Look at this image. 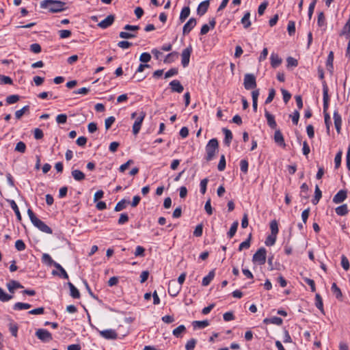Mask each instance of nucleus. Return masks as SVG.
I'll return each mask as SVG.
<instances>
[{"label": "nucleus", "mask_w": 350, "mask_h": 350, "mask_svg": "<svg viewBox=\"0 0 350 350\" xmlns=\"http://www.w3.org/2000/svg\"><path fill=\"white\" fill-rule=\"evenodd\" d=\"M226 167V159L225 156L222 154L220 157V160L219 164L217 165V169L219 171L221 172L225 170Z\"/></svg>", "instance_id": "3c124183"}, {"label": "nucleus", "mask_w": 350, "mask_h": 350, "mask_svg": "<svg viewBox=\"0 0 350 350\" xmlns=\"http://www.w3.org/2000/svg\"><path fill=\"white\" fill-rule=\"evenodd\" d=\"M215 270H211L208 274L202 279V285L204 286H208L215 277Z\"/></svg>", "instance_id": "b1692460"}, {"label": "nucleus", "mask_w": 350, "mask_h": 350, "mask_svg": "<svg viewBox=\"0 0 350 350\" xmlns=\"http://www.w3.org/2000/svg\"><path fill=\"white\" fill-rule=\"evenodd\" d=\"M129 203H130L129 201H128L125 199H122V200H120V202H118L117 203V204L116 205V206L114 208V211L116 212L121 211L123 209L126 208L127 204H129Z\"/></svg>", "instance_id": "cd10ccee"}, {"label": "nucleus", "mask_w": 350, "mask_h": 350, "mask_svg": "<svg viewBox=\"0 0 350 350\" xmlns=\"http://www.w3.org/2000/svg\"><path fill=\"white\" fill-rule=\"evenodd\" d=\"M238 225H239V223L237 221L233 222V224H232V226L228 232V236L229 238H232L234 236V234L237 230Z\"/></svg>", "instance_id": "a19ab883"}, {"label": "nucleus", "mask_w": 350, "mask_h": 350, "mask_svg": "<svg viewBox=\"0 0 350 350\" xmlns=\"http://www.w3.org/2000/svg\"><path fill=\"white\" fill-rule=\"evenodd\" d=\"M240 168L241 170L244 173L246 174L248 170V162L245 159H243L240 162Z\"/></svg>", "instance_id": "052dcab7"}, {"label": "nucleus", "mask_w": 350, "mask_h": 350, "mask_svg": "<svg viewBox=\"0 0 350 350\" xmlns=\"http://www.w3.org/2000/svg\"><path fill=\"white\" fill-rule=\"evenodd\" d=\"M36 336L41 341L47 342L53 340L52 334L46 329H38L36 332Z\"/></svg>", "instance_id": "423d86ee"}, {"label": "nucleus", "mask_w": 350, "mask_h": 350, "mask_svg": "<svg viewBox=\"0 0 350 350\" xmlns=\"http://www.w3.org/2000/svg\"><path fill=\"white\" fill-rule=\"evenodd\" d=\"M323 113H327V111L328 109L329 106V95H328V88L325 82L323 84Z\"/></svg>", "instance_id": "9b49d317"}, {"label": "nucleus", "mask_w": 350, "mask_h": 350, "mask_svg": "<svg viewBox=\"0 0 350 350\" xmlns=\"http://www.w3.org/2000/svg\"><path fill=\"white\" fill-rule=\"evenodd\" d=\"M20 99V96L16 94H13L6 98V103L9 105L17 103Z\"/></svg>", "instance_id": "a18cd8bd"}, {"label": "nucleus", "mask_w": 350, "mask_h": 350, "mask_svg": "<svg viewBox=\"0 0 350 350\" xmlns=\"http://www.w3.org/2000/svg\"><path fill=\"white\" fill-rule=\"evenodd\" d=\"M7 288L11 293H14L15 289L23 288V286L21 285L20 282L16 280H11L7 284Z\"/></svg>", "instance_id": "aec40b11"}, {"label": "nucleus", "mask_w": 350, "mask_h": 350, "mask_svg": "<svg viewBox=\"0 0 350 350\" xmlns=\"http://www.w3.org/2000/svg\"><path fill=\"white\" fill-rule=\"evenodd\" d=\"M71 34L72 32L70 30L62 29L59 31V35L62 39L68 38L71 36Z\"/></svg>", "instance_id": "6e6d98bb"}, {"label": "nucleus", "mask_w": 350, "mask_h": 350, "mask_svg": "<svg viewBox=\"0 0 350 350\" xmlns=\"http://www.w3.org/2000/svg\"><path fill=\"white\" fill-rule=\"evenodd\" d=\"M68 286L70 291V296L75 299H79L80 297L79 290L71 282H68Z\"/></svg>", "instance_id": "c756f323"}, {"label": "nucleus", "mask_w": 350, "mask_h": 350, "mask_svg": "<svg viewBox=\"0 0 350 350\" xmlns=\"http://www.w3.org/2000/svg\"><path fill=\"white\" fill-rule=\"evenodd\" d=\"M218 148L219 143L216 138L209 140L205 148L206 153L205 159L207 161H211L214 158L215 154L218 152Z\"/></svg>", "instance_id": "7ed1b4c3"}, {"label": "nucleus", "mask_w": 350, "mask_h": 350, "mask_svg": "<svg viewBox=\"0 0 350 350\" xmlns=\"http://www.w3.org/2000/svg\"><path fill=\"white\" fill-rule=\"evenodd\" d=\"M27 214L33 226H35L36 228H38L40 230H41L43 232L47 234L52 233V230L51 229V228H49L46 224H44L42 221L38 219L31 209L29 208L27 210Z\"/></svg>", "instance_id": "f03ea898"}, {"label": "nucleus", "mask_w": 350, "mask_h": 350, "mask_svg": "<svg viewBox=\"0 0 350 350\" xmlns=\"http://www.w3.org/2000/svg\"><path fill=\"white\" fill-rule=\"evenodd\" d=\"M100 335L106 339L114 340L118 338L117 333L115 332V330L111 329L100 331Z\"/></svg>", "instance_id": "ddd939ff"}, {"label": "nucleus", "mask_w": 350, "mask_h": 350, "mask_svg": "<svg viewBox=\"0 0 350 350\" xmlns=\"http://www.w3.org/2000/svg\"><path fill=\"white\" fill-rule=\"evenodd\" d=\"M56 265L57 269L59 271V273H58L56 271H53L52 273L53 275H59L60 277H62L64 279H68V275L65 271V269L60 265V264H54Z\"/></svg>", "instance_id": "bb28decb"}, {"label": "nucleus", "mask_w": 350, "mask_h": 350, "mask_svg": "<svg viewBox=\"0 0 350 350\" xmlns=\"http://www.w3.org/2000/svg\"><path fill=\"white\" fill-rule=\"evenodd\" d=\"M267 256V251L265 248L260 247L253 256L254 262H265Z\"/></svg>", "instance_id": "6e6552de"}, {"label": "nucleus", "mask_w": 350, "mask_h": 350, "mask_svg": "<svg viewBox=\"0 0 350 350\" xmlns=\"http://www.w3.org/2000/svg\"><path fill=\"white\" fill-rule=\"evenodd\" d=\"M322 193L319 187L317 185L315 187L314 197L312 200L313 204H317L321 198Z\"/></svg>", "instance_id": "e433bc0d"}, {"label": "nucleus", "mask_w": 350, "mask_h": 350, "mask_svg": "<svg viewBox=\"0 0 350 350\" xmlns=\"http://www.w3.org/2000/svg\"><path fill=\"white\" fill-rule=\"evenodd\" d=\"M265 116L267 118V124L271 129H275L277 126L276 122L274 116L271 114L268 111L265 110Z\"/></svg>", "instance_id": "412c9836"}, {"label": "nucleus", "mask_w": 350, "mask_h": 350, "mask_svg": "<svg viewBox=\"0 0 350 350\" xmlns=\"http://www.w3.org/2000/svg\"><path fill=\"white\" fill-rule=\"evenodd\" d=\"M222 131L225 135L224 144L229 146L232 139V133L229 129L226 128H224Z\"/></svg>", "instance_id": "393cba45"}, {"label": "nucleus", "mask_w": 350, "mask_h": 350, "mask_svg": "<svg viewBox=\"0 0 350 350\" xmlns=\"http://www.w3.org/2000/svg\"><path fill=\"white\" fill-rule=\"evenodd\" d=\"M197 340L195 338H191L187 341L185 345L186 350H193L196 345Z\"/></svg>", "instance_id": "de8ad7c7"}, {"label": "nucleus", "mask_w": 350, "mask_h": 350, "mask_svg": "<svg viewBox=\"0 0 350 350\" xmlns=\"http://www.w3.org/2000/svg\"><path fill=\"white\" fill-rule=\"evenodd\" d=\"M190 14V8L189 6L184 7L180 14L179 19L181 23H183L186 18L189 16Z\"/></svg>", "instance_id": "c85d7f7f"}, {"label": "nucleus", "mask_w": 350, "mask_h": 350, "mask_svg": "<svg viewBox=\"0 0 350 350\" xmlns=\"http://www.w3.org/2000/svg\"><path fill=\"white\" fill-rule=\"evenodd\" d=\"M244 88L246 90H252L256 88V77L252 74H245L244 76Z\"/></svg>", "instance_id": "39448f33"}, {"label": "nucleus", "mask_w": 350, "mask_h": 350, "mask_svg": "<svg viewBox=\"0 0 350 350\" xmlns=\"http://www.w3.org/2000/svg\"><path fill=\"white\" fill-rule=\"evenodd\" d=\"M347 191L340 190L333 198V202L335 204L342 202L347 198Z\"/></svg>", "instance_id": "dca6fc26"}, {"label": "nucleus", "mask_w": 350, "mask_h": 350, "mask_svg": "<svg viewBox=\"0 0 350 350\" xmlns=\"http://www.w3.org/2000/svg\"><path fill=\"white\" fill-rule=\"evenodd\" d=\"M15 247L18 251H23L25 248V245L23 240L18 239L15 242Z\"/></svg>", "instance_id": "69168bd1"}, {"label": "nucleus", "mask_w": 350, "mask_h": 350, "mask_svg": "<svg viewBox=\"0 0 350 350\" xmlns=\"http://www.w3.org/2000/svg\"><path fill=\"white\" fill-rule=\"evenodd\" d=\"M180 289L181 287L178 286L174 280L169 282L167 291L172 297H176L179 293Z\"/></svg>", "instance_id": "1a4fd4ad"}, {"label": "nucleus", "mask_w": 350, "mask_h": 350, "mask_svg": "<svg viewBox=\"0 0 350 350\" xmlns=\"http://www.w3.org/2000/svg\"><path fill=\"white\" fill-rule=\"evenodd\" d=\"M215 24H216L215 19L214 18H211L209 21L210 26H208L206 24L202 25V28L200 29V34L201 35L206 34L209 31L210 28H211V29H214L215 28Z\"/></svg>", "instance_id": "a211bd4d"}, {"label": "nucleus", "mask_w": 350, "mask_h": 350, "mask_svg": "<svg viewBox=\"0 0 350 350\" xmlns=\"http://www.w3.org/2000/svg\"><path fill=\"white\" fill-rule=\"evenodd\" d=\"M194 327H198L200 329L204 328L209 325V323L207 320L204 321H195L193 323Z\"/></svg>", "instance_id": "37998d69"}, {"label": "nucleus", "mask_w": 350, "mask_h": 350, "mask_svg": "<svg viewBox=\"0 0 350 350\" xmlns=\"http://www.w3.org/2000/svg\"><path fill=\"white\" fill-rule=\"evenodd\" d=\"M210 1L209 0H206L201 2L197 8V13L200 16L204 15L208 10L209 7Z\"/></svg>", "instance_id": "2eb2a0df"}, {"label": "nucleus", "mask_w": 350, "mask_h": 350, "mask_svg": "<svg viewBox=\"0 0 350 350\" xmlns=\"http://www.w3.org/2000/svg\"><path fill=\"white\" fill-rule=\"evenodd\" d=\"M72 176L77 181H82L85 179V174L79 170H74L71 172Z\"/></svg>", "instance_id": "5701e85b"}, {"label": "nucleus", "mask_w": 350, "mask_h": 350, "mask_svg": "<svg viewBox=\"0 0 350 350\" xmlns=\"http://www.w3.org/2000/svg\"><path fill=\"white\" fill-rule=\"evenodd\" d=\"M192 46L189 45L188 47L185 49L181 53V64L183 67H187L189 63V59L192 53Z\"/></svg>", "instance_id": "0eeeda50"}, {"label": "nucleus", "mask_w": 350, "mask_h": 350, "mask_svg": "<svg viewBox=\"0 0 350 350\" xmlns=\"http://www.w3.org/2000/svg\"><path fill=\"white\" fill-rule=\"evenodd\" d=\"M10 206H11L12 208L16 213L18 220L21 221V215L20 213V211H19V209H18V207L16 203L15 202L14 200H10Z\"/></svg>", "instance_id": "79ce46f5"}, {"label": "nucleus", "mask_w": 350, "mask_h": 350, "mask_svg": "<svg viewBox=\"0 0 350 350\" xmlns=\"http://www.w3.org/2000/svg\"><path fill=\"white\" fill-rule=\"evenodd\" d=\"M287 30H288V34L290 36H292L295 33V22L294 21H289L288 23V27H287Z\"/></svg>", "instance_id": "5fc2aeb1"}, {"label": "nucleus", "mask_w": 350, "mask_h": 350, "mask_svg": "<svg viewBox=\"0 0 350 350\" xmlns=\"http://www.w3.org/2000/svg\"><path fill=\"white\" fill-rule=\"evenodd\" d=\"M26 150V145L23 142H19L15 146V151L24 153Z\"/></svg>", "instance_id": "09e8293b"}, {"label": "nucleus", "mask_w": 350, "mask_h": 350, "mask_svg": "<svg viewBox=\"0 0 350 350\" xmlns=\"http://www.w3.org/2000/svg\"><path fill=\"white\" fill-rule=\"evenodd\" d=\"M317 24L319 27H322L325 24V17L323 12H320L318 15Z\"/></svg>", "instance_id": "680f3d73"}, {"label": "nucleus", "mask_w": 350, "mask_h": 350, "mask_svg": "<svg viewBox=\"0 0 350 350\" xmlns=\"http://www.w3.org/2000/svg\"><path fill=\"white\" fill-rule=\"evenodd\" d=\"M66 3L57 0H44L40 3L42 8H48L52 13L60 12L66 10Z\"/></svg>", "instance_id": "f257e3e1"}, {"label": "nucleus", "mask_w": 350, "mask_h": 350, "mask_svg": "<svg viewBox=\"0 0 350 350\" xmlns=\"http://www.w3.org/2000/svg\"><path fill=\"white\" fill-rule=\"evenodd\" d=\"M334 125L338 133H340L342 125V118L338 111H334L333 115Z\"/></svg>", "instance_id": "6ab92c4d"}, {"label": "nucleus", "mask_w": 350, "mask_h": 350, "mask_svg": "<svg viewBox=\"0 0 350 350\" xmlns=\"http://www.w3.org/2000/svg\"><path fill=\"white\" fill-rule=\"evenodd\" d=\"M178 57V52H176V51L172 52V53H169L168 55H167V56L165 57V58L164 59V62L165 63H171V62H174Z\"/></svg>", "instance_id": "4c0bfd02"}, {"label": "nucleus", "mask_w": 350, "mask_h": 350, "mask_svg": "<svg viewBox=\"0 0 350 350\" xmlns=\"http://www.w3.org/2000/svg\"><path fill=\"white\" fill-rule=\"evenodd\" d=\"M13 83L12 79L8 76L0 75V84H10Z\"/></svg>", "instance_id": "8fccbe9b"}, {"label": "nucleus", "mask_w": 350, "mask_h": 350, "mask_svg": "<svg viewBox=\"0 0 350 350\" xmlns=\"http://www.w3.org/2000/svg\"><path fill=\"white\" fill-rule=\"evenodd\" d=\"M31 308V305L29 304L17 302L14 306L13 309L15 310H27Z\"/></svg>", "instance_id": "f704fd0d"}, {"label": "nucleus", "mask_w": 350, "mask_h": 350, "mask_svg": "<svg viewBox=\"0 0 350 350\" xmlns=\"http://www.w3.org/2000/svg\"><path fill=\"white\" fill-rule=\"evenodd\" d=\"M185 331H186L185 326L184 325H180L173 330L172 334L176 338H181L182 337L181 334L183 332H185Z\"/></svg>", "instance_id": "7c9ffc66"}, {"label": "nucleus", "mask_w": 350, "mask_h": 350, "mask_svg": "<svg viewBox=\"0 0 350 350\" xmlns=\"http://www.w3.org/2000/svg\"><path fill=\"white\" fill-rule=\"evenodd\" d=\"M9 329L12 335L14 337H16L18 329V325L16 323H10L9 325Z\"/></svg>", "instance_id": "864d4df0"}, {"label": "nucleus", "mask_w": 350, "mask_h": 350, "mask_svg": "<svg viewBox=\"0 0 350 350\" xmlns=\"http://www.w3.org/2000/svg\"><path fill=\"white\" fill-rule=\"evenodd\" d=\"M286 62L288 67H296L298 65L297 60L292 57H288L286 59Z\"/></svg>", "instance_id": "4d7b16f0"}, {"label": "nucleus", "mask_w": 350, "mask_h": 350, "mask_svg": "<svg viewBox=\"0 0 350 350\" xmlns=\"http://www.w3.org/2000/svg\"><path fill=\"white\" fill-rule=\"evenodd\" d=\"M331 291L337 299L340 301L342 300V293L340 288L336 285V283L332 284Z\"/></svg>", "instance_id": "4be33fe9"}, {"label": "nucleus", "mask_w": 350, "mask_h": 350, "mask_svg": "<svg viewBox=\"0 0 350 350\" xmlns=\"http://www.w3.org/2000/svg\"><path fill=\"white\" fill-rule=\"evenodd\" d=\"M150 59H151V55L148 53H143L141 54V55L139 57V60L142 62L147 63V62H150Z\"/></svg>", "instance_id": "bf43d9fd"}, {"label": "nucleus", "mask_w": 350, "mask_h": 350, "mask_svg": "<svg viewBox=\"0 0 350 350\" xmlns=\"http://www.w3.org/2000/svg\"><path fill=\"white\" fill-rule=\"evenodd\" d=\"M114 122H115V118L113 116H110L108 118H107L105 122V129L107 130L109 129L111 126V125L113 124Z\"/></svg>", "instance_id": "774afa93"}, {"label": "nucleus", "mask_w": 350, "mask_h": 350, "mask_svg": "<svg viewBox=\"0 0 350 350\" xmlns=\"http://www.w3.org/2000/svg\"><path fill=\"white\" fill-rule=\"evenodd\" d=\"M333 62H334V53L333 51H330L328 54L326 66L327 68V70H329L330 72L332 71L333 69Z\"/></svg>", "instance_id": "c9c22d12"}, {"label": "nucleus", "mask_w": 350, "mask_h": 350, "mask_svg": "<svg viewBox=\"0 0 350 350\" xmlns=\"http://www.w3.org/2000/svg\"><path fill=\"white\" fill-rule=\"evenodd\" d=\"M146 117V113L143 111H140L139 113L133 112L131 114V118L135 119L134 124L133 125V133L134 135H137L139 133L141 126L142 124V122Z\"/></svg>", "instance_id": "20e7f679"}, {"label": "nucleus", "mask_w": 350, "mask_h": 350, "mask_svg": "<svg viewBox=\"0 0 350 350\" xmlns=\"http://www.w3.org/2000/svg\"><path fill=\"white\" fill-rule=\"evenodd\" d=\"M274 141L277 144L283 148L286 146L283 135L280 130L275 131L274 133Z\"/></svg>", "instance_id": "f3484780"}, {"label": "nucleus", "mask_w": 350, "mask_h": 350, "mask_svg": "<svg viewBox=\"0 0 350 350\" xmlns=\"http://www.w3.org/2000/svg\"><path fill=\"white\" fill-rule=\"evenodd\" d=\"M13 297L12 295H10L8 293H6L3 288L0 287V301L3 302L8 301L9 300L12 299Z\"/></svg>", "instance_id": "58836bf2"}, {"label": "nucleus", "mask_w": 350, "mask_h": 350, "mask_svg": "<svg viewBox=\"0 0 350 350\" xmlns=\"http://www.w3.org/2000/svg\"><path fill=\"white\" fill-rule=\"evenodd\" d=\"M119 36L121 38L130 39V38H135L136 35L131 33L126 32V31H121L119 34Z\"/></svg>", "instance_id": "0e129e2a"}, {"label": "nucleus", "mask_w": 350, "mask_h": 350, "mask_svg": "<svg viewBox=\"0 0 350 350\" xmlns=\"http://www.w3.org/2000/svg\"><path fill=\"white\" fill-rule=\"evenodd\" d=\"M304 281L310 286V289H311L312 292L316 291L315 283L313 280L308 278H304Z\"/></svg>", "instance_id": "13d9d810"}, {"label": "nucleus", "mask_w": 350, "mask_h": 350, "mask_svg": "<svg viewBox=\"0 0 350 350\" xmlns=\"http://www.w3.org/2000/svg\"><path fill=\"white\" fill-rule=\"evenodd\" d=\"M270 59L273 68H277L282 63V59L277 54L272 53Z\"/></svg>", "instance_id": "a878e982"}, {"label": "nucleus", "mask_w": 350, "mask_h": 350, "mask_svg": "<svg viewBox=\"0 0 350 350\" xmlns=\"http://www.w3.org/2000/svg\"><path fill=\"white\" fill-rule=\"evenodd\" d=\"M250 13L247 12L245 13L243 17L241 18V23L243 24L244 28L247 29L251 25V22L250 20Z\"/></svg>", "instance_id": "72a5a7b5"}, {"label": "nucleus", "mask_w": 350, "mask_h": 350, "mask_svg": "<svg viewBox=\"0 0 350 350\" xmlns=\"http://www.w3.org/2000/svg\"><path fill=\"white\" fill-rule=\"evenodd\" d=\"M335 211H336V214L338 215H340V216L345 215L348 213L347 205L346 204H344L341 206H339L337 208H336Z\"/></svg>", "instance_id": "473e14b6"}, {"label": "nucleus", "mask_w": 350, "mask_h": 350, "mask_svg": "<svg viewBox=\"0 0 350 350\" xmlns=\"http://www.w3.org/2000/svg\"><path fill=\"white\" fill-rule=\"evenodd\" d=\"M196 25V20L194 18H191L183 26V35L188 34Z\"/></svg>", "instance_id": "f8f14e48"}, {"label": "nucleus", "mask_w": 350, "mask_h": 350, "mask_svg": "<svg viewBox=\"0 0 350 350\" xmlns=\"http://www.w3.org/2000/svg\"><path fill=\"white\" fill-rule=\"evenodd\" d=\"M271 234L276 235L278 233V226L276 220H273L270 223Z\"/></svg>", "instance_id": "c03bdc74"}, {"label": "nucleus", "mask_w": 350, "mask_h": 350, "mask_svg": "<svg viewBox=\"0 0 350 350\" xmlns=\"http://www.w3.org/2000/svg\"><path fill=\"white\" fill-rule=\"evenodd\" d=\"M56 121L58 124H65L67 121V116L64 113L59 114L56 117Z\"/></svg>", "instance_id": "338daca9"}, {"label": "nucleus", "mask_w": 350, "mask_h": 350, "mask_svg": "<svg viewBox=\"0 0 350 350\" xmlns=\"http://www.w3.org/2000/svg\"><path fill=\"white\" fill-rule=\"evenodd\" d=\"M204 209L208 215H211L213 214V208L211 206L210 198L208 199V200L206 202L204 205Z\"/></svg>", "instance_id": "e2e57ef3"}, {"label": "nucleus", "mask_w": 350, "mask_h": 350, "mask_svg": "<svg viewBox=\"0 0 350 350\" xmlns=\"http://www.w3.org/2000/svg\"><path fill=\"white\" fill-rule=\"evenodd\" d=\"M115 16L113 14L108 15L104 20L101 21L98 26L101 29H107L110 27L114 22Z\"/></svg>", "instance_id": "9d476101"}, {"label": "nucleus", "mask_w": 350, "mask_h": 350, "mask_svg": "<svg viewBox=\"0 0 350 350\" xmlns=\"http://www.w3.org/2000/svg\"><path fill=\"white\" fill-rule=\"evenodd\" d=\"M301 193H300V196L301 198H304L305 199H308L309 196L308 194V185L304 183H303L301 185Z\"/></svg>", "instance_id": "ea45409f"}, {"label": "nucleus", "mask_w": 350, "mask_h": 350, "mask_svg": "<svg viewBox=\"0 0 350 350\" xmlns=\"http://www.w3.org/2000/svg\"><path fill=\"white\" fill-rule=\"evenodd\" d=\"M29 109V105H26L25 107H23L22 109H21L20 110H18L15 112V117L16 119H20L25 113L26 111H27Z\"/></svg>", "instance_id": "49530a36"}, {"label": "nucleus", "mask_w": 350, "mask_h": 350, "mask_svg": "<svg viewBox=\"0 0 350 350\" xmlns=\"http://www.w3.org/2000/svg\"><path fill=\"white\" fill-rule=\"evenodd\" d=\"M315 306L322 313H324L323 299L321 295L318 293L315 295Z\"/></svg>", "instance_id": "2f4dec72"}, {"label": "nucleus", "mask_w": 350, "mask_h": 350, "mask_svg": "<svg viewBox=\"0 0 350 350\" xmlns=\"http://www.w3.org/2000/svg\"><path fill=\"white\" fill-rule=\"evenodd\" d=\"M171 90L172 92L181 93L184 90V88L178 80H173L170 83Z\"/></svg>", "instance_id": "4468645a"}, {"label": "nucleus", "mask_w": 350, "mask_h": 350, "mask_svg": "<svg viewBox=\"0 0 350 350\" xmlns=\"http://www.w3.org/2000/svg\"><path fill=\"white\" fill-rule=\"evenodd\" d=\"M275 240H276V235L270 234L267 237V239L265 240V244L267 246H271L275 243Z\"/></svg>", "instance_id": "603ef678"}]
</instances>
